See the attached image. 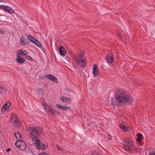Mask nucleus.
Returning a JSON list of instances; mask_svg holds the SVG:
<instances>
[{"label": "nucleus", "mask_w": 155, "mask_h": 155, "mask_svg": "<svg viewBox=\"0 0 155 155\" xmlns=\"http://www.w3.org/2000/svg\"><path fill=\"white\" fill-rule=\"evenodd\" d=\"M74 61L77 64L79 67L84 68L86 66V60L82 54L76 56L74 58Z\"/></svg>", "instance_id": "3"}, {"label": "nucleus", "mask_w": 155, "mask_h": 155, "mask_svg": "<svg viewBox=\"0 0 155 155\" xmlns=\"http://www.w3.org/2000/svg\"><path fill=\"white\" fill-rule=\"evenodd\" d=\"M59 54L62 56H64L65 55L66 51L65 49L62 46H61L59 48Z\"/></svg>", "instance_id": "12"}, {"label": "nucleus", "mask_w": 155, "mask_h": 155, "mask_svg": "<svg viewBox=\"0 0 155 155\" xmlns=\"http://www.w3.org/2000/svg\"><path fill=\"white\" fill-rule=\"evenodd\" d=\"M10 151H11V149L10 148L7 149L6 150V151H7V152Z\"/></svg>", "instance_id": "33"}, {"label": "nucleus", "mask_w": 155, "mask_h": 155, "mask_svg": "<svg viewBox=\"0 0 155 155\" xmlns=\"http://www.w3.org/2000/svg\"><path fill=\"white\" fill-rule=\"evenodd\" d=\"M137 140L139 142L141 140V139L140 138L137 137Z\"/></svg>", "instance_id": "28"}, {"label": "nucleus", "mask_w": 155, "mask_h": 155, "mask_svg": "<svg viewBox=\"0 0 155 155\" xmlns=\"http://www.w3.org/2000/svg\"><path fill=\"white\" fill-rule=\"evenodd\" d=\"M0 8H2L4 9L10 13H14V11L9 6L4 5H0Z\"/></svg>", "instance_id": "11"}, {"label": "nucleus", "mask_w": 155, "mask_h": 155, "mask_svg": "<svg viewBox=\"0 0 155 155\" xmlns=\"http://www.w3.org/2000/svg\"><path fill=\"white\" fill-rule=\"evenodd\" d=\"M61 100L63 102L67 103L69 101L70 99L68 98H66L65 97H61Z\"/></svg>", "instance_id": "18"}, {"label": "nucleus", "mask_w": 155, "mask_h": 155, "mask_svg": "<svg viewBox=\"0 0 155 155\" xmlns=\"http://www.w3.org/2000/svg\"><path fill=\"white\" fill-rule=\"evenodd\" d=\"M3 90V88L2 87H0V92H1Z\"/></svg>", "instance_id": "30"}, {"label": "nucleus", "mask_w": 155, "mask_h": 155, "mask_svg": "<svg viewBox=\"0 0 155 155\" xmlns=\"http://www.w3.org/2000/svg\"><path fill=\"white\" fill-rule=\"evenodd\" d=\"M27 38L31 42L33 43L38 47H40L41 45L40 42L36 38L31 35L27 36Z\"/></svg>", "instance_id": "7"}, {"label": "nucleus", "mask_w": 155, "mask_h": 155, "mask_svg": "<svg viewBox=\"0 0 155 155\" xmlns=\"http://www.w3.org/2000/svg\"><path fill=\"white\" fill-rule=\"evenodd\" d=\"M15 136L17 139H20L21 138V134L18 132H16L15 133Z\"/></svg>", "instance_id": "20"}, {"label": "nucleus", "mask_w": 155, "mask_h": 155, "mask_svg": "<svg viewBox=\"0 0 155 155\" xmlns=\"http://www.w3.org/2000/svg\"><path fill=\"white\" fill-rule=\"evenodd\" d=\"M70 109V108L68 106H63L62 110H67Z\"/></svg>", "instance_id": "23"}, {"label": "nucleus", "mask_w": 155, "mask_h": 155, "mask_svg": "<svg viewBox=\"0 0 155 155\" xmlns=\"http://www.w3.org/2000/svg\"><path fill=\"white\" fill-rule=\"evenodd\" d=\"M41 103L46 112L50 114H53L54 110L48 104L44 101H42Z\"/></svg>", "instance_id": "6"}, {"label": "nucleus", "mask_w": 155, "mask_h": 155, "mask_svg": "<svg viewBox=\"0 0 155 155\" xmlns=\"http://www.w3.org/2000/svg\"><path fill=\"white\" fill-rule=\"evenodd\" d=\"M27 132L28 134L29 137L35 144L36 147L40 149H45L44 144L41 146L40 144V140L38 137L41 134V129L39 127H26Z\"/></svg>", "instance_id": "2"}, {"label": "nucleus", "mask_w": 155, "mask_h": 155, "mask_svg": "<svg viewBox=\"0 0 155 155\" xmlns=\"http://www.w3.org/2000/svg\"><path fill=\"white\" fill-rule=\"evenodd\" d=\"M108 139L109 140H110L111 139V137L110 135H108Z\"/></svg>", "instance_id": "29"}, {"label": "nucleus", "mask_w": 155, "mask_h": 155, "mask_svg": "<svg viewBox=\"0 0 155 155\" xmlns=\"http://www.w3.org/2000/svg\"><path fill=\"white\" fill-rule=\"evenodd\" d=\"M98 73V69L97 65L94 64V66L93 74L94 76H97Z\"/></svg>", "instance_id": "15"}, {"label": "nucleus", "mask_w": 155, "mask_h": 155, "mask_svg": "<svg viewBox=\"0 0 155 155\" xmlns=\"http://www.w3.org/2000/svg\"><path fill=\"white\" fill-rule=\"evenodd\" d=\"M92 155H101L100 153L95 151H93Z\"/></svg>", "instance_id": "21"}, {"label": "nucleus", "mask_w": 155, "mask_h": 155, "mask_svg": "<svg viewBox=\"0 0 155 155\" xmlns=\"http://www.w3.org/2000/svg\"><path fill=\"white\" fill-rule=\"evenodd\" d=\"M45 77L55 83H57L58 82L57 79L56 77L52 75L48 74L45 75Z\"/></svg>", "instance_id": "10"}, {"label": "nucleus", "mask_w": 155, "mask_h": 155, "mask_svg": "<svg viewBox=\"0 0 155 155\" xmlns=\"http://www.w3.org/2000/svg\"><path fill=\"white\" fill-rule=\"evenodd\" d=\"M10 121L14 126L16 127H19L20 125V123L19 121L17 114H13L10 118Z\"/></svg>", "instance_id": "4"}, {"label": "nucleus", "mask_w": 155, "mask_h": 155, "mask_svg": "<svg viewBox=\"0 0 155 155\" xmlns=\"http://www.w3.org/2000/svg\"><path fill=\"white\" fill-rule=\"evenodd\" d=\"M10 106V104H9V105H8L7 104H5L1 109L2 111V112H5L6 109H8L9 108Z\"/></svg>", "instance_id": "16"}, {"label": "nucleus", "mask_w": 155, "mask_h": 155, "mask_svg": "<svg viewBox=\"0 0 155 155\" xmlns=\"http://www.w3.org/2000/svg\"><path fill=\"white\" fill-rule=\"evenodd\" d=\"M18 53L23 56H25L26 54H28L26 51L21 50H18Z\"/></svg>", "instance_id": "17"}, {"label": "nucleus", "mask_w": 155, "mask_h": 155, "mask_svg": "<svg viewBox=\"0 0 155 155\" xmlns=\"http://www.w3.org/2000/svg\"><path fill=\"white\" fill-rule=\"evenodd\" d=\"M25 56L26 59L30 61L31 60L32 58L29 56L26 55Z\"/></svg>", "instance_id": "22"}, {"label": "nucleus", "mask_w": 155, "mask_h": 155, "mask_svg": "<svg viewBox=\"0 0 155 155\" xmlns=\"http://www.w3.org/2000/svg\"><path fill=\"white\" fill-rule=\"evenodd\" d=\"M15 144L17 147L21 150H25L26 147L25 143L21 140H18L16 141L15 143Z\"/></svg>", "instance_id": "5"}, {"label": "nucleus", "mask_w": 155, "mask_h": 155, "mask_svg": "<svg viewBox=\"0 0 155 155\" xmlns=\"http://www.w3.org/2000/svg\"><path fill=\"white\" fill-rule=\"evenodd\" d=\"M17 62L20 64H22L25 62V59L22 57L18 56L16 58Z\"/></svg>", "instance_id": "14"}, {"label": "nucleus", "mask_w": 155, "mask_h": 155, "mask_svg": "<svg viewBox=\"0 0 155 155\" xmlns=\"http://www.w3.org/2000/svg\"><path fill=\"white\" fill-rule=\"evenodd\" d=\"M133 101L132 97L127 91L119 90L116 92L115 97L112 99V102L117 106L122 104L127 105L131 104Z\"/></svg>", "instance_id": "1"}, {"label": "nucleus", "mask_w": 155, "mask_h": 155, "mask_svg": "<svg viewBox=\"0 0 155 155\" xmlns=\"http://www.w3.org/2000/svg\"><path fill=\"white\" fill-rule=\"evenodd\" d=\"M114 56L111 54H109L105 56V59L108 63H111L113 62Z\"/></svg>", "instance_id": "9"}, {"label": "nucleus", "mask_w": 155, "mask_h": 155, "mask_svg": "<svg viewBox=\"0 0 155 155\" xmlns=\"http://www.w3.org/2000/svg\"><path fill=\"white\" fill-rule=\"evenodd\" d=\"M119 127L120 128L122 129V130L124 131H125L127 130L125 126L123 124H120L119 125Z\"/></svg>", "instance_id": "19"}, {"label": "nucleus", "mask_w": 155, "mask_h": 155, "mask_svg": "<svg viewBox=\"0 0 155 155\" xmlns=\"http://www.w3.org/2000/svg\"><path fill=\"white\" fill-rule=\"evenodd\" d=\"M21 44L23 45L29 44V42L24 37H21Z\"/></svg>", "instance_id": "13"}, {"label": "nucleus", "mask_w": 155, "mask_h": 155, "mask_svg": "<svg viewBox=\"0 0 155 155\" xmlns=\"http://www.w3.org/2000/svg\"><path fill=\"white\" fill-rule=\"evenodd\" d=\"M5 34V32L4 31L0 29V34L3 35Z\"/></svg>", "instance_id": "25"}, {"label": "nucleus", "mask_w": 155, "mask_h": 155, "mask_svg": "<svg viewBox=\"0 0 155 155\" xmlns=\"http://www.w3.org/2000/svg\"><path fill=\"white\" fill-rule=\"evenodd\" d=\"M56 148L58 150H62L61 148V147H60L58 145H56Z\"/></svg>", "instance_id": "27"}, {"label": "nucleus", "mask_w": 155, "mask_h": 155, "mask_svg": "<svg viewBox=\"0 0 155 155\" xmlns=\"http://www.w3.org/2000/svg\"><path fill=\"white\" fill-rule=\"evenodd\" d=\"M142 136V135L141 133H139L137 134V137L140 138Z\"/></svg>", "instance_id": "26"}, {"label": "nucleus", "mask_w": 155, "mask_h": 155, "mask_svg": "<svg viewBox=\"0 0 155 155\" xmlns=\"http://www.w3.org/2000/svg\"><path fill=\"white\" fill-rule=\"evenodd\" d=\"M56 106L59 109L62 110L63 106L59 104H57Z\"/></svg>", "instance_id": "24"}, {"label": "nucleus", "mask_w": 155, "mask_h": 155, "mask_svg": "<svg viewBox=\"0 0 155 155\" xmlns=\"http://www.w3.org/2000/svg\"><path fill=\"white\" fill-rule=\"evenodd\" d=\"M38 155H48L46 154L45 153H41L39 154Z\"/></svg>", "instance_id": "31"}, {"label": "nucleus", "mask_w": 155, "mask_h": 155, "mask_svg": "<svg viewBox=\"0 0 155 155\" xmlns=\"http://www.w3.org/2000/svg\"><path fill=\"white\" fill-rule=\"evenodd\" d=\"M149 155H155V152L152 153H149Z\"/></svg>", "instance_id": "32"}, {"label": "nucleus", "mask_w": 155, "mask_h": 155, "mask_svg": "<svg viewBox=\"0 0 155 155\" xmlns=\"http://www.w3.org/2000/svg\"><path fill=\"white\" fill-rule=\"evenodd\" d=\"M3 0H0V2H3Z\"/></svg>", "instance_id": "34"}, {"label": "nucleus", "mask_w": 155, "mask_h": 155, "mask_svg": "<svg viewBox=\"0 0 155 155\" xmlns=\"http://www.w3.org/2000/svg\"><path fill=\"white\" fill-rule=\"evenodd\" d=\"M122 143L123 145L126 146H132L133 143L132 139L128 137H126L122 141Z\"/></svg>", "instance_id": "8"}]
</instances>
